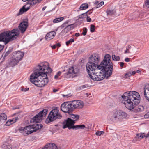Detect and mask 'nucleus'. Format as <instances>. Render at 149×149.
Returning a JSON list of instances; mask_svg holds the SVG:
<instances>
[{
  "instance_id": "obj_58",
  "label": "nucleus",
  "mask_w": 149,
  "mask_h": 149,
  "mask_svg": "<svg viewBox=\"0 0 149 149\" xmlns=\"http://www.w3.org/2000/svg\"><path fill=\"white\" fill-rule=\"evenodd\" d=\"M66 24H68V22H67V23L65 22L62 25V26L63 27H64L65 26V25Z\"/></svg>"
},
{
  "instance_id": "obj_64",
  "label": "nucleus",
  "mask_w": 149,
  "mask_h": 149,
  "mask_svg": "<svg viewBox=\"0 0 149 149\" xmlns=\"http://www.w3.org/2000/svg\"><path fill=\"white\" fill-rule=\"evenodd\" d=\"M148 137L149 136V132L148 133Z\"/></svg>"
},
{
  "instance_id": "obj_38",
  "label": "nucleus",
  "mask_w": 149,
  "mask_h": 149,
  "mask_svg": "<svg viewBox=\"0 0 149 149\" xmlns=\"http://www.w3.org/2000/svg\"><path fill=\"white\" fill-rule=\"evenodd\" d=\"M104 2L103 1H101L100 3H99L95 7H94V8L96 9L98 8L104 4Z\"/></svg>"
},
{
  "instance_id": "obj_41",
  "label": "nucleus",
  "mask_w": 149,
  "mask_h": 149,
  "mask_svg": "<svg viewBox=\"0 0 149 149\" xmlns=\"http://www.w3.org/2000/svg\"><path fill=\"white\" fill-rule=\"evenodd\" d=\"M115 11L113 10H109L107 11V13L108 15H112L114 13Z\"/></svg>"
},
{
  "instance_id": "obj_27",
  "label": "nucleus",
  "mask_w": 149,
  "mask_h": 149,
  "mask_svg": "<svg viewBox=\"0 0 149 149\" xmlns=\"http://www.w3.org/2000/svg\"><path fill=\"white\" fill-rule=\"evenodd\" d=\"M88 7V5L87 3H85L81 4L79 8L80 10H86Z\"/></svg>"
},
{
  "instance_id": "obj_40",
  "label": "nucleus",
  "mask_w": 149,
  "mask_h": 149,
  "mask_svg": "<svg viewBox=\"0 0 149 149\" xmlns=\"http://www.w3.org/2000/svg\"><path fill=\"white\" fill-rule=\"evenodd\" d=\"M95 29V26L93 24H91V25L90 27V31L91 32L93 33L94 32Z\"/></svg>"
},
{
  "instance_id": "obj_1",
  "label": "nucleus",
  "mask_w": 149,
  "mask_h": 149,
  "mask_svg": "<svg viewBox=\"0 0 149 149\" xmlns=\"http://www.w3.org/2000/svg\"><path fill=\"white\" fill-rule=\"evenodd\" d=\"M52 71L47 62L42 63L37 67L35 72L30 75V81L37 86L43 87L49 82L47 74Z\"/></svg>"
},
{
  "instance_id": "obj_12",
  "label": "nucleus",
  "mask_w": 149,
  "mask_h": 149,
  "mask_svg": "<svg viewBox=\"0 0 149 149\" xmlns=\"http://www.w3.org/2000/svg\"><path fill=\"white\" fill-rule=\"evenodd\" d=\"M79 70L76 66L72 67L70 68L68 71L64 74V77L67 79L73 78L74 77L73 74H77Z\"/></svg>"
},
{
  "instance_id": "obj_39",
  "label": "nucleus",
  "mask_w": 149,
  "mask_h": 149,
  "mask_svg": "<svg viewBox=\"0 0 149 149\" xmlns=\"http://www.w3.org/2000/svg\"><path fill=\"white\" fill-rule=\"evenodd\" d=\"M18 117H15L14 118H13L12 119H10L9 120L10 122H11V124H13L14 123H15L17 120H18Z\"/></svg>"
},
{
  "instance_id": "obj_50",
  "label": "nucleus",
  "mask_w": 149,
  "mask_h": 149,
  "mask_svg": "<svg viewBox=\"0 0 149 149\" xmlns=\"http://www.w3.org/2000/svg\"><path fill=\"white\" fill-rule=\"evenodd\" d=\"M91 19L88 16H87L86 21L88 22H90L91 21Z\"/></svg>"
},
{
  "instance_id": "obj_16",
  "label": "nucleus",
  "mask_w": 149,
  "mask_h": 149,
  "mask_svg": "<svg viewBox=\"0 0 149 149\" xmlns=\"http://www.w3.org/2000/svg\"><path fill=\"white\" fill-rule=\"evenodd\" d=\"M28 22L27 20L23 21L19 24L18 28L21 33H24L25 32L28 27Z\"/></svg>"
},
{
  "instance_id": "obj_33",
  "label": "nucleus",
  "mask_w": 149,
  "mask_h": 149,
  "mask_svg": "<svg viewBox=\"0 0 149 149\" xmlns=\"http://www.w3.org/2000/svg\"><path fill=\"white\" fill-rule=\"evenodd\" d=\"M131 46L130 45H129L127 46L126 47V50L124 51V54H128L130 53L129 49H131Z\"/></svg>"
},
{
  "instance_id": "obj_37",
  "label": "nucleus",
  "mask_w": 149,
  "mask_h": 149,
  "mask_svg": "<svg viewBox=\"0 0 149 149\" xmlns=\"http://www.w3.org/2000/svg\"><path fill=\"white\" fill-rule=\"evenodd\" d=\"M112 59L113 60L116 61H119L120 60V57L119 56H116L115 55H112Z\"/></svg>"
},
{
  "instance_id": "obj_31",
  "label": "nucleus",
  "mask_w": 149,
  "mask_h": 149,
  "mask_svg": "<svg viewBox=\"0 0 149 149\" xmlns=\"http://www.w3.org/2000/svg\"><path fill=\"white\" fill-rule=\"evenodd\" d=\"M76 26V25L74 24H71L67 26L66 27L68 29V30L70 31Z\"/></svg>"
},
{
  "instance_id": "obj_36",
  "label": "nucleus",
  "mask_w": 149,
  "mask_h": 149,
  "mask_svg": "<svg viewBox=\"0 0 149 149\" xmlns=\"http://www.w3.org/2000/svg\"><path fill=\"white\" fill-rule=\"evenodd\" d=\"M74 40L73 38L70 39L68 41L66 42V45L67 46H68L70 44H71L72 42H74Z\"/></svg>"
},
{
  "instance_id": "obj_3",
  "label": "nucleus",
  "mask_w": 149,
  "mask_h": 149,
  "mask_svg": "<svg viewBox=\"0 0 149 149\" xmlns=\"http://www.w3.org/2000/svg\"><path fill=\"white\" fill-rule=\"evenodd\" d=\"M140 96L139 93L135 91L125 92L122 96L121 102L128 109L135 112H140L144 110V107L141 105L136 107L140 102Z\"/></svg>"
},
{
  "instance_id": "obj_29",
  "label": "nucleus",
  "mask_w": 149,
  "mask_h": 149,
  "mask_svg": "<svg viewBox=\"0 0 149 149\" xmlns=\"http://www.w3.org/2000/svg\"><path fill=\"white\" fill-rule=\"evenodd\" d=\"M70 117L71 118L73 119V120H72L75 122V121L79 119V116L77 115L72 114L71 115Z\"/></svg>"
},
{
  "instance_id": "obj_22",
  "label": "nucleus",
  "mask_w": 149,
  "mask_h": 149,
  "mask_svg": "<svg viewBox=\"0 0 149 149\" xmlns=\"http://www.w3.org/2000/svg\"><path fill=\"white\" fill-rule=\"evenodd\" d=\"M144 95L146 99L149 101V84H146L144 91Z\"/></svg>"
},
{
  "instance_id": "obj_14",
  "label": "nucleus",
  "mask_w": 149,
  "mask_h": 149,
  "mask_svg": "<svg viewBox=\"0 0 149 149\" xmlns=\"http://www.w3.org/2000/svg\"><path fill=\"white\" fill-rule=\"evenodd\" d=\"M71 102L73 110L74 109H81L84 106L83 102L81 100H74Z\"/></svg>"
},
{
  "instance_id": "obj_55",
  "label": "nucleus",
  "mask_w": 149,
  "mask_h": 149,
  "mask_svg": "<svg viewBox=\"0 0 149 149\" xmlns=\"http://www.w3.org/2000/svg\"><path fill=\"white\" fill-rule=\"evenodd\" d=\"M99 2L97 1H96L94 2V4L96 6L98 3Z\"/></svg>"
},
{
  "instance_id": "obj_53",
  "label": "nucleus",
  "mask_w": 149,
  "mask_h": 149,
  "mask_svg": "<svg viewBox=\"0 0 149 149\" xmlns=\"http://www.w3.org/2000/svg\"><path fill=\"white\" fill-rule=\"evenodd\" d=\"M125 61L126 62H128L130 61V59L128 58H126L125 59Z\"/></svg>"
},
{
  "instance_id": "obj_54",
  "label": "nucleus",
  "mask_w": 149,
  "mask_h": 149,
  "mask_svg": "<svg viewBox=\"0 0 149 149\" xmlns=\"http://www.w3.org/2000/svg\"><path fill=\"white\" fill-rule=\"evenodd\" d=\"M56 45H54L52 46V48L53 49H55L56 48Z\"/></svg>"
},
{
  "instance_id": "obj_56",
  "label": "nucleus",
  "mask_w": 149,
  "mask_h": 149,
  "mask_svg": "<svg viewBox=\"0 0 149 149\" xmlns=\"http://www.w3.org/2000/svg\"><path fill=\"white\" fill-rule=\"evenodd\" d=\"M86 87V86L85 85H83L81 86V89H83V88H85Z\"/></svg>"
},
{
  "instance_id": "obj_43",
  "label": "nucleus",
  "mask_w": 149,
  "mask_h": 149,
  "mask_svg": "<svg viewBox=\"0 0 149 149\" xmlns=\"http://www.w3.org/2000/svg\"><path fill=\"white\" fill-rule=\"evenodd\" d=\"M87 31V29L86 28H84L83 29V32L82 34L84 36H85L86 35Z\"/></svg>"
},
{
  "instance_id": "obj_47",
  "label": "nucleus",
  "mask_w": 149,
  "mask_h": 149,
  "mask_svg": "<svg viewBox=\"0 0 149 149\" xmlns=\"http://www.w3.org/2000/svg\"><path fill=\"white\" fill-rule=\"evenodd\" d=\"M11 124V122H10V121L9 120H8L6 123V126H9Z\"/></svg>"
},
{
  "instance_id": "obj_60",
  "label": "nucleus",
  "mask_w": 149,
  "mask_h": 149,
  "mask_svg": "<svg viewBox=\"0 0 149 149\" xmlns=\"http://www.w3.org/2000/svg\"><path fill=\"white\" fill-rule=\"evenodd\" d=\"M57 46H58L59 47L61 46V45L59 43H58L56 45Z\"/></svg>"
},
{
  "instance_id": "obj_2",
  "label": "nucleus",
  "mask_w": 149,
  "mask_h": 149,
  "mask_svg": "<svg viewBox=\"0 0 149 149\" xmlns=\"http://www.w3.org/2000/svg\"><path fill=\"white\" fill-rule=\"evenodd\" d=\"M52 71L47 62L42 63L37 67L35 72L30 75V81L37 86L43 87L49 82L47 74Z\"/></svg>"
},
{
  "instance_id": "obj_24",
  "label": "nucleus",
  "mask_w": 149,
  "mask_h": 149,
  "mask_svg": "<svg viewBox=\"0 0 149 149\" xmlns=\"http://www.w3.org/2000/svg\"><path fill=\"white\" fill-rule=\"evenodd\" d=\"M119 111L120 117V121H121L124 119H126L128 115L126 112L122 110H119Z\"/></svg>"
},
{
  "instance_id": "obj_4",
  "label": "nucleus",
  "mask_w": 149,
  "mask_h": 149,
  "mask_svg": "<svg viewBox=\"0 0 149 149\" xmlns=\"http://www.w3.org/2000/svg\"><path fill=\"white\" fill-rule=\"evenodd\" d=\"M86 68L89 74V72H96L99 69H104L108 74V75L112 74L113 65L111 61V56L109 54L105 55L103 61L100 65L95 64L91 61L88 63L86 65Z\"/></svg>"
},
{
  "instance_id": "obj_23",
  "label": "nucleus",
  "mask_w": 149,
  "mask_h": 149,
  "mask_svg": "<svg viewBox=\"0 0 149 149\" xmlns=\"http://www.w3.org/2000/svg\"><path fill=\"white\" fill-rule=\"evenodd\" d=\"M148 137V133L146 134L144 133H140L136 134L135 138L136 139V141H137L142 139L143 138Z\"/></svg>"
},
{
  "instance_id": "obj_11",
  "label": "nucleus",
  "mask_w": 149,
  "mask_h": 149,
  "mask_svg": "<svg viewBox=\"0 0 149 149\" xmlns=\"http://www.w3.org/2000/svg\"><path fill=\"white\" fill-rule=\"evenodd\" d=\"M61 108L63 112L68 113L73 111L71 102L63 103L61 105Z\"/></svg>"
},
{
  "instance_id": "obj_62",
  "label": "nucleus",
  "mask_w": 149,
  "mask_h": 149,
  "mask_svg": "<svg viewBox=\"0 0 149 149\" xmlns=\"http://www.w3.org/2000/svg\"><path fill=\"white\" fill-rule=\"evenodd\" d=\"M136 72L138 73H140L141 72L140 70H137Z\"/></svg>"
},
{
  "instance_id": "obj_10",
  "label": "nucleus",
  "mask_w": 149,
  "mask_h": 149,
  "mask_svg": "<svg viewBox=\"0 0 149 149\" xmlns=\"http://www.w3.org/2000/svg\"><path fill=\"white\" fill-rule=\"evenodd\" d=\"M48 110L45 109L40 112L31 120V123H37L40 122L42 120L43 117L45 116L47 113Z\"/></svg>"
},
{
  "instance_id": "obj_34",
  "label": "nucleus",
  "mask_w": 149,
  "mask_h": 149,
  "mask_svg": "<svg viewBox=\"0 0 149 149\" xmlns=\"http://www.w3.org/2000/svg\"><path fill=\"white\" fill-rule=\"evenodd\" d=\"M87 16L86 13H83L78 16V19L85 18Z\"/></svg>"
},
{
  "instance_id": "obj_46",
  "label": "nucleus",
  "mask_w": 149,
  "mask_h": 149,
  "mask_svg": "<svg viewBox=\"0 0 149 149\" xmlns=\"http://www.w3.org/2000/svg\"><path fill=\"white\" fill-rule=\"evenodd\" d=\"M145 4L147 7L149 8V0H146L145 1Z\"/></svg>"
},
{
  "instance_id": "obj_13",
  "label": "nucleus",
  "mask_w": 149,
  "mask_h": 149,
  "mask_svg": "<svg viewBox=\"0 0 149 149\" xmlns=\"http://www.w3.org/2000/svg\"><path fill=\"white\" fill-rule=\"evenodd\" d=\"M33 125L26 126L25 127H22L19 129L20 132L25 136L31 134L35 131Z\"/></svg>"
},
{
  "instance_id": "obj_7",
  "label": "nucleus",
  "mask_w": 149,
  "mask_h": 149,
  "mask_svg": "<svg viewBox=\"0 0 149 149\" xmlns=\"http://www.w3.org/2000/svg\"><path fill=\"white\" fill-rule=\"evenodd\" d=\"M75 122L70 118L64 121L63 123V128L65 129L68 128L69 129H84L85 127L84 125H73Z\"/></svg>"
},
{
  "instance_id": "obj_8",
  "label": "nucleus",
  "mask_w": 149,
  "mask_h": 149,
  "mask_svg": "<svg viewBox=\"0 0 149 149\" xmlns=\"http://www.w3.org/2000/svg\"><path fill=\"white\" fill-rule=\"evenodd\" d=\"M42 0H30L28 1V3L24 5L21 8L19 13L17 14L18 15L22 14L24 12L27 11L30 8L31 6L32 7L33 6L37 3L41 2Z\"/></svg>"
},
{
  "instance_id": "obj_21",
  "label": "nucleus",
  "mask_w": 149,
  "mask_h": 149,
  "mask_svg": "<svg viewBox=\"0 0 149 149\" xmlns=\"http://www.w3.org/2000/svg\"><path fill=\"white\" fill-rule=\"evenodd\" d=\"M42 149H58L57 146L54 143H50L47 144Z\"/></svg>"
},
{
  "instance_id": "obj_61",
  "label": "nucleus",
  "mask_w": 149,
  "mask_h": 149,
  "mask_svg": "<svg viewBox=\"0 0 149 149\" xmlns=\"http://www.w3.org/2000/svg\"><path fill=\"white\" fill-rule=\"evenodd\" d=\"M46 8V6H44V7H43V8H42V10L43 11H44L45 10V9Z\"/></svg>"
},
{
  "instance_id": "obj_9",
  "label": "nucleus",
  "mask_w": 149,
  "mask_h": 149,
  "mask_svg": "<svg viewBox=\"0 0 149 149\" xmlns=\"http://www.w3.org/2000/svg\"><path fill=\"white\" fill-rule=\"evenodd\" d=\"M62 116L59 113V111L58 108H54L50 112L47 119H48L50 122L53 121L57 119L61 118Z\"/></svg>"
},
{
  "instance_id": "obj_19",
  "label": "nucleus",
  "mask_w": 149,
  "mask_h": 149,
  "mask_svg": "<svg viewBox=\"0 0 149 149\" xmlns=\"http://www.w3.org/2000/svg\"><path fill=\"white\" fill-rule=\"evenodd\" d=\"M113 119L117 121H120V117L119 110L113 111L111 114Z\"/></svg>"
},
{
  "instance_id": "obj_51",
  "label": "nucleus",
  "mask_w": 149,
  "mask_h": 149,
  "mask_svg": "<svg viewBox=\"0 0 149 149\" xmlns=\"http://www.w3.org/2000/svg\"><path fill=\"white\" fill-rule=\"evenodd\" d=\"M29 88H22V91H27L29 90Z\"/></svg>"
},
{
  "instance_id": "obj_5",
  "label": "nucleus",
  "mask_w": 149,
  "mask_h": 149,
  "mask_svg": "<svg viewBox=\"0 0 149 149\" xmlns=\"http://www.w3.org/2000/svg\"><path fill=\"white\" fill-rule=\"evenodd\" d=\"M20 33L18 29H14L10 31H7L0 34V41L6 43L16 39Z\"/></svg>"
},
{
  "instance_id": "obj_15",
  "label": "nucleus",
  "mask_w": 149,
  "mask_h": 149,
  "mask_svg": "<svg viewBox=\"0 0 149 149\" xmlns=\"http://www.w3.org/2000/svg\"><path fill=\"white\" fill-rule=\"evenodd\" d=\"M12 56L19 62L23 57L24 53L19 51H16L13 53Z\"/></svg>"
},
{
  "instance_id": "obj_42",
  "label": "nucleus",
  "mask_w": 149,
  "mask_h": 149,
  "mask_svg": "<svg viewBox=\"0 0 149 149\" xmlns=\"http://www.w3.org/2000/svg\"><path fill=\"white\" fill-rule=\"evenodd\" d=\"M104 133V131H97L95 133L96 135L100 136L102 135H103Z\"/></svg>"
},
{
  "instance_id": "obj_6",
  "label": "nucleus",
  "mask_w": 149,
  "mask_h": 149,
  "mask_svg": "<svg viewBox=\"0 0 149 149\" xmlns=\"http://www.w3.org/2000/svg\"><path fill=\"white\" fill-rule=\"evenodd\" d=\"M104 69H99L97 70L96 72H89V77L93 80L98 81L102 80L105 76L107 77H109L111 75H108V74Z\"/></svg>"
},
{
  "instance_id": "obj_63",
  "label": "nucleus",
  "mask_w": 149,
  "mask_h": 149,
  "mask_svg": "<svg viewBox=\"0 0 149 149\" xmlns=\"http://www.w3.org/2000/svg\"><path fill=\"white\" fill-rule=\"evenodd\" d=\"M63 96L64 97H67L68 96V95H65L63 94Z\"/></svg>"
},
{
  "instance_id": "obj_49",
  "label": "nucleus",
  "mask_w": 149,
  "mask_h": 149,
  "mask_svg": "<svg viewBox=\"0 0 149 149\" xmlns=\"http://www.w3.org/2000/svg\"><path fill=\"white\" fill-rule=\"evenodd\" d=\"M149 112H148L144 116L145 118H149Z\"/></svg>"
},
{
  "instance_id": "obj_35",
  "label": "nucleus",
  "mask_w": 149,
  "mask_h": 149,
  "mask_svg": "<svg viewBox=\"0 0 149 149\" xmlns=\"http://www.w3.org/2000/svg\"><path fill=\"white\" fill-rule=\"evenodd\" d=\"M136 73V72L134 71H132V73H126L125 75V77H129L131 76V75H134Z\"/></svg>"
},
{
  "instance_id": "obj_26",
  "label": "nucleus",
  "mask_w": 149,
  "mask_h": 149,
  "mask_svg": "<svg viewBox=\"0 0 149 149\" xmlns=\"http://www.w3.org/2000/svg\"><path fill=\"white\" fill-rule=\"evenodd\" d=\"M1 147L3 149H12V146L9 144L6 143L3 144L1 146Z\"/></svg>"
},
{
  "instance_id": "obj_48",
  "label": "nucleus",
  "mask_w": 149,
  "mask_h": 149,
  "mask_svg": "<svg viewBox=\"0 0 149 149\" xmlns=\"http://www.w3.org/2000/svg\"><path fill=\"white\" fill-rule=\"evenodd\" d=\"M120 63V65L122 68H123V66L124 65V63L123 62H120L119 63Z\"/></svg>"
},
{
  "instance_id": "obj_18",
  "label": "nucleus",
  "mask_w": 149,
  "mask_h": 149,
  "mask_svg": "<svg viewBox=\"0 0 149 149\" xmlns=\"http://www.w3.org/2000/svg\"><path fill=\"white\" fill-rule=\"evenodd\" d=\"M19 62L15 58L12 56L11 58L9 59L8 60V62L7 63L6 65L7 67H13Z\"/></svg>"
},
{
  "instance_id": "obj_28",
  "label": "nucleus",
  "mask_w": 149,
  "mask_h": 149,
  "mask_svg": "<svg viewBox=\"0 0 149 149\" xmlns=\"http://www.w3.org/2000/svg\"><path fill=\"white\" fill-rule=\"evenodd\" d=\"M7 117L6 114L4 113H1L0 115V122L2 121L5 120L7 119Z\"/></svg>"
},
{
  "instance_id": "obj_45",
  "label": "nucleus",
  "mask_w": 149,
  "mask_h": 149,
  "mask_svg": "<svg viewBox=\"0 0 149 149\" xmlns=\"http://www.w3.org/2000/svg\"><path fill=\"white\" fill-rule=\"evenodd\" d=\"M11 52V50H8L4 54V57H5L7 56L9 54H10Z\"/></svg>"
},
{
  "instance_id": "obj_57",
  "label": "nucleus",
  "mask_w": 149,
  "mask_h": 149,
  "mask_svg": "<svg viewBox=\"0 0 149 149\" xmlns=\"http://www.w3.org/2000/svg\"><path fill=\"white\" fill-rule=\"evenodd\" d=\"M75 36L76 37H78L79 36L80 34L79 33H76L75 35Z\"/></svg>"
},
{
  "instance_id": "obj_25",
  "label": "nucleus",
  "mask_w": 149,
  "mask_h": 149,
  "mask_svg": "<svg viewBox=\"0 0 149 149\" xmlns=\"http://www.w3.org/2000/svg\"><path fill=\"white\" fill-rule=\"evenodd\" d=\"M33 126L35 129V131H36L37 130L41 129L43 127L42 124H36L33 125Z\"/></svg>"
},
{
  "instance_id": "obj_52",
  "label": "nucleus",
  "mask_w": 149,
  "mask_h": 149,
  "mask_svg": "<svg viewBox=\"0 0 149 149\" xmlns=\"http://www.w3.org/2000/svg\"><path fill=\"white\" fill-rule=\"evenodd\" d=\"M3 45H0V52L3 49Z\"/></svg>"
},
{
  "instance_id": "obj_30",
  "label": "nucleus",
  "mask_w": 149,
  "mask_h": 149,
  "mask_svg": "<svg viewBox=\"0 0 149 149\" xmlns=\"http://www.w3.org/2000/svg\"><path fill=\"white\" fill-rule=\"evenodd\" d=\"M63 17H61L56 18L53 20V22L54 23H58L63 20Z\"/></svg>"
},
{
  "instance_id": "obj_32",
  "label": "nucleus",
  "mask_w": 149,
  "mask_h": 149,
  "mask_svg": "<svg viewBox=\"0 0 149 149\" xmlns=\"http://www.w3.org/2000/svg\"><path fill=\"white\" fill-rule=\"evenodd\" d=\"M69 31L66 27L60 33V34L62 35H65Z\"/></svg>"
},
{
  "instance_id": "obj_59",
  "label": "nucleus",
  "mask_w": 149,
  "mask_h": 149,
  "mask_svg": "<svg viewBox=\"0 0 149 149\" xmlns=\"http://www.w3.org/2000/svg\"><path fill=\"white\" fill-rule=\"evenodd\" d=\"M58 91V90L57 89H53V91L54 92H57Z\"/></svg>"
},
{
  "instance_id": "obj_20",
  "label": "nucleus",
  "mask_w": 149,
  "mask_h": 149,
  "mask_svg": "<svg viewBox=\"0 0 149 149\" xmlns=\"http://www.w3.org/2000/svg\"><path fill=\"white\" fill-rule=\"evenodd\" d=\"M56 32L54 31H52L47 33L45 37L47 40H50L53 39L56 35Z\"/></svg>"
},
{
  "instance_id": "obj_44",
  "label": "nucleus",
  "mask_w": 149,
  "mask_h": 149,
  "mask_svg": "<svg viewBox=\"0 0 149 149\" xmlns=\"http://www.w3.org/2000/svg\"><path fill=\"white\" fill-rule=\"evenodd\" d=\"M61 72L60 71H59L58 72L57 74L55 76L54 78L55 79L58 78L59 76L61 75Z\"/></svg>"
},
{
  "instance_id": "obj_17",
  "label": "nucleus",
  "mask_w": 149,
  "mask_h": 149,
  "mask_svg": "<svg viewBox=\"0 0 149 149\" xmlns=\"http://www.w3.org/2000/svg\"><path fill=\"white\" fill-rule=\"evenodd\" d=\"M89 59L91 62L97 64L99 62L100 58L98 54L95 53L91 55Z\"/></svg>"
}]
</instances>
